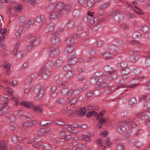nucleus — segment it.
I'll return each mask as SVG.
<instances>
[{
  "label": "nucleus",
  "instance_id": "nucleus-1",
  "mask_svg": "<svg viewBox=\"0 0 150 150\" xmlns=\"http://www.w3.org/2000/svg\"><path fill=\"white\" fill-rule=\"evenodd\" d=\"M34 91L37 95L35 97L36 100L39 99L42 96L43 93V88L40 85H38L35 87Z\"/></svg>",
  "mask_w": 150,
  "mask_h": 150
},
{
  "label": "nucleus",
  "instance_id": "nucleus-2",
  "mask_svg": "<svg viewBox=\"0 0 150 150\" xmlns=\"http://www.w3.org/2000/svg\"><path fill=\"white\" fill-rule=\"evenodd\" d=\"M105 111L103 110L101 111L99 114H98L97 112L94 111V116H95L97 119H100L99 122L100 125H103L106 123L108 121V119L107 118H101L105 114Z\"/></svg>",
  "mask_w": 150,
  "mask_h": 150
},
{
  "label": "nucleus",
  "instance_id": "nucleus-3",
  "mask_svg": "<svg viewBox=\"0 0 150 150\" xmlns=\"http://www.w3.org/2000/svg\"><path fill=\"white\" fill-rule=\"evenodd\" d=\"M57 8L60 9L59 14H62L63 13L65 12L66 10L69 9L70 6L68 5H65L62 2L58 3L56 7Z\"/></svg>",
  "mask_w": 150,
  "mask_h": 150
},
{
  "label": "nucleus",
  "instance_id": "nucleus-4",
  "mask_svg": "<svg viewBox=\"0 0 150 150\" xmlns=\"http://www.w3.org/2000/svg\"><path fill=\"white\" fill-rule=\"evenodd\" d=\"M139 52L137 51H130L129 52V61L131 62H134L138 59V58L136 57V55L139 54Z\"/></svg>",
  "mask_w": 150,
  "mask_h": 150
},
{
  "label": "nucleus",
  "instance_id": "nucleus-5",
  "mask_svg": "<svg viewBox=\"0 0 150 150\" xmlns=\"http://www.w3.org/2000/svg\"><path fill=\"white\" fill-rule=\"evenodd\" d=\"M117 127L116 130L118 132L121 133L125 130V127L123 126V123L122 122H118L117 124Z\"/></svg>",
  "mask_w": 150,
  "mask_h": 150
},
{
  "label": "nucleus",
  "instance_id": "nucleus-6",
  "mask_svg": "<svg viewBox=\"0 0 150 150\" xmlns=\"http://www.w3.org/2000/svg\"><path fill=\"white\" fill-rule=\"evenodd\" d=\"M28 38H30L29 40L31 42V46H34L35 47L36 46L37 44H39L38 41L35 40V37H33L32 35H30Z\"/></svg>",
  "mask_w": 150,
  "mask_h": 150
},
{
  "label": "nucleus",
  "instance_id": "nucleus-7",
  "mask_svg": "<svg viewBox=\"0 0 150 150\" xmlns=\"http://www.w3.org/2000/svg\"><path fill=\"white\" fill-rule=\"evenodd\" d=\"M19 103L20 104L23 105L27 108L31 109V108L33 106V103L28 102L26 101H21Z\"/></svg>",
  "mask_w": 150,
  "mask_h": 150
},
{
  "label": "nucleus",
  "instance_id": "nucleus-8",
  "mask_svg": "<svg viewBox=\"0 0 150 150\" xmlns=\"http://www.w3.org/2000/svg\"><path fill=\"white\" fill-rule=\"evenodd\" d=\"M144 112H142L139 115V117L141 118L142 119L146 120V122L147 123V122L150 123V118H149L147 116L145 115Z\"/></svg>",
  "mask_w": 150,
  "mask_h": 150
},
{
  "label": "nucleus",
  "instance_id": "nucleus-9",
  "mask_svg": "<svg viewBox=\"0 0 150 150\" xmlns=\"http://www.w3.org/2000/svg\"><path fill=\"white\" fill-rule=\"evenodd\" d=\"M125 124L129 125L132 127H136L137 125L135 123H134V121L132 119L130 118L128 119L125 121Z\"/></svg>",
  "mask_w": 150,
  "mask_h": 150
},
{
  "label": "nucleus",
  "instance_id": "nucleus-10",
  "mask_svg": "<svg viewBox=\"0 0 150 150\" xmlns=\"http://www.w3.org/2000/svg\"><path fill=\"white\" fill-rule=\"evenodd\" d=\"M7 142L4 141H0V150H6Z\"/></svg>",
  "mask_w": 150,
  "mask_h": 150
},
{
  "label": "nucleus",
  "instance_id": "nucleus-11",
  "mask_svg": "<svg viewBox=\"0 0 150 150\" xmlns=\"http://www.w3.org/2000/svg\"><path fill=\"white\" fill-rule=\"evenodd\" d=\"M139 84H132L129 86H127L126 84H121L119 86H117L116 88V89H118L119 88H123L124 87L125 88H128L129 87V88H132L134 87H135L138 85H139Z\"/></svg>",
  "mask_w": 150,
  "mask_h": 150
},
{
  "label": "nucleus",
  "instance_id": "nucleus-12",
  "mask_svg": "<svg viewBox=\"0 0 150 150\" xmlns=\"http://www.w3.org/2000/svg\"><path fill=\"white\" fill-rule=\"evenodd\" d=\"M47 72L45 70V69L43 68L40 70L38 73V74L39 76H42L43 78L46 79L47 77Z\"/></svg>",
  "mask_w": 150,
  "mask_h": 150
},
{
  "label": "nucleus",
  "instance_id": "nucleus-13",
  "mask_svg": "<svg viewBox=\"0 0 150 150\" xmlns=\"http://www.w3.org/2000/svg\"><path fill=\"white\" fill-rule=\"evenodd\" d=\"M36 123V121L35 120L30 121L28 122H24L23 124V125L24 127H28L33 125H35Z\"/></svg>",
  "mask_w": 150,
  "mask_h": 150
},
{
  "label": "nucleus",
  "instance_id": "nucleus-14",
  "mask_svg": "<svg viewBox=\"0 0 150 150\" xmlns=\"http://www.w3.org/2000/svg\"><path fill=\"white\" fill-rule=\"evenodd\" d=\"M77 61V59L74 56H72L70 57L68 60V63L69 64H75Z\"/></svg>",
  "mask_w": 150,
  "mask_h": 150
},
{
  "label": "nucleus",
  "instance_id": "nucleus-15",
  "mask_svg": "<svg viewBox=\"0 0 150 150\" xmlns=\"http://www.w3.org/2000/svg\"><path fill=\"white\" fill-rule=\"evenodd\" d=\"M31 109L33 110L36 111L38 112H42V110L40 107L39 106L36 105L34 106L33 103Z\"/></svg>",
  "mask_w": 150,
  "mask_h": 150
},
{
  "label": "nucleus",
  "instance_id": "nucleus-16",
  "mask_svg": "<svg viewBox=\"0 0 150 150\" xmlns=\"http://www.w3.org/2000/svg\"><path fill=\"white\" fill-rule=\"evenodd\" d=\"M21 30L19 29L17 30L16 33V36L15 38L17 39L18 40H22V38H21L20 36L21 35Z\"/></svg>",
  "mask_w": 150,
  "mask_h": 150
},
{
  "label": "nucleus",
  "instance_id": "nucleus-17",
  "mask_svg": "<svg viewBox=\"0 0 150 150\" xmlns=\"http://www.w3.org/2000/svg\"><path fill=\"white\" fill-rule=\"evenodd\" d=\"M81 111L79 114V115L80 116L84 115L87 111V109L84 107H82L81 108Z\"/></svg>",
  "mask_w": 150,
  "mask_h": 150
},
{
  "label": "nucleus",
  "instance_id": "nucleus-18",
  "mask_svg": "<svg viewBox=\"0 0 150 150\" xmlns=\"http://www.w3.org/2000/svg\"><path fill=\"white\" fill-rule=\"evenodd\" d=\"M20 45L19 42H17L16 44L15 45H14V49H13L12 50V52H13V54L15 55H16L17 51H18V48L19 46Z\"/></svg>",
  "mask_w": 150,
  "mask_h": 150
},
{
  "label": "nucleus",
  "instance_id": "nucleus-19",
  "mask_svg": "<svg viewBox=\"0 0 150 150\" xmlns=\"http://www.w3.org/2000/svg\"><path fill=\"white\" fill-rule=\"evenodd\" d=\"M81 140L85 142H88L90 140L89 136L86 135H83L81 136Z\"/></svg>",
  "mask_w": 150,
  "mask_h": 150
},
{
  "label": "nucleus",
  "instance_id": "nucleus-20",
  "mask_svg": "<svg viewBox=\"0 0 150 150\" xmlns=\"http://www.w3.org/2000/svg\"><path fill=\"white\" fill-rule=\"evenodd\" d=\"M126 66H125V64H122L121 65V68H123V72H124V71H125V73L123 72L124 73L126 74H127L128 73L129 71L130 70L127 67L126 68Z\"/></svg>",
  "mask_w": 150,
  "mask_h": 150
},
{
  "label": "nucleus",
  "instance_id": "nucleus-21",
  "mask_svg": "<svg viewBox=\"0 0 150 150\" xmlns=\"http://www.w3.org/2000/svg\"><path fill=\"white\" fill-rule=\"evenodd\" d=\"M103 44L102 41L100 40H98L96 42L94 45L95 46L98 48H99L101 47L103 45Z\"/></svg>",
  "mask_w": 150,
  "mask_h": 150
},
{
  "label": "nucleus",
  "instance_id": "nucleus-22",
  "mask_svg": "<svg viewBox=\"0 0 150 150\" xmlns=\"http://www.w3.org/2000/svg\"><path fill=\"white\" fill-rule=\"evenodd\" d=\"M74 47L71 46H68L66 47L65 49L64 52L66 53H68L71 52L74 49Z\"/></svg>",
  "mask_w": 150,
  "mask_h": 150
},
{
  "label": "nucleus",
  "instance_id": "nucleus-23",
  "mask_svg": "<svg viewBox=\"0 0 150 150\" xmlns=\"http://www.w3.org/2000/svg\"><path fill=\"white\" fill-rule=\"evenodd\" d=\"M52 123V121L49 122H47L46 120H44L41 121L40 123V125L41 126H44L47 125H50Z\"/></svg>",
  "mask_w": 150,
  "mask_h": 150
},
{
  "label": "nucleus",
  "instance_id": "nucleus-24",
  "mask_svg": "<svg viewBox=\"0 0 150 150\" xmlns=\"http://www.w3.org/2000/svg\"><path fill=\"white\" fill-rule=\"evenodd\" d=\"M136 103V100L134 98H130L129 101V105L132 106L134 105Z\"/></svg>",
  "mask_w": 150,
  "mask_h": 150
},
{
  "label": "nucleus",
  "instance_id": "nucleus-25",
  "mask_svg": "<svg viewBox=\"0 0 150 150\" xmlns=\"http://www.w3.org/2000/svg\"><path fill=\"white\" fill-rule=\"evenodd\" d=\"M3 66L7 70L10 69L11 67L10 64H8L7 62H4L3 64Z\"/></svg>",
  "mask_w": 150,
  "mask_h": 150
},
{
  "label": "nucleus",
  "instance_id": "nucleus-26",
  "mask_svg": "<svg viewBox=\"0 0 150 150\" xmlns=\"http://www.w3.org/2000/svg\"><path fill=\"white\" fill-rule=\"evenodd\" d=\"M103 55L104 56L106 60H108V59H110L112 57L110 54L108 53H104Z\"/></svg>",
  "mask_w": 150,
  "mask_h": 150
},
{
  "label": "nucleus",
  "instance_id": "nucleus-27",
  "mask_svg": "<svg viewBox=\"0 0 150 150\" xmlns=\"http://www.w3.org/2000/svg\"><path fill=\"white\" fill-rule=\"evenodd\" d=\"M16 11H17L21 12L22 11V5L21 4H18L17 6L16 7Z\"/></svg>",
  "mask_w": 150,
  "mask_h": 150
},
{
  "label": "nucleus",
  "instance_id": "nucleus-28",
  "mask_svg": "<svg viewBox=\"0 0 150 150\" xmlns=\"http://www.w3.org/2000/svg\"><path fill=\"white\" fill-rule=\"evenodd\" d=\"M110 4L109 2H106L100 6V9H102L103 8H105L107 7Z\"/></svg>",
  "mask_w": 150,
  "mask_h": 150
},
{
  "label": "nucleus",
  "instance_id": "nucleus-29",
  "mask_svg": "<svg viewBox=\"0 0 150 150\" xmlns=\"http://www.w3.org/2000/svg\"><path fill=\"white\" fill-rule=\"evenodd\" d=\"M24 52L23 51H20L18 52L17 54V58L18 59L21 58L23 56Z\"/></svg>",
  "mask_w": 150,
  "mask_h": 150
},
{
  "label": "nucleus",
  "instance_id": "nucleus-30",
  "mask_svg": "<svg viewBox=\"0 0 150 150\" xmlns=\"http://www.w3.org/2000/svg\"><path fill=\"white\" fill-rule=\"evenodd\" d=\"M50 52L51 54H54L55 52L57 50L55 49V47H51L50 48Z\"/></svg>",
  "mask_w": 150,
  "mask_h": 150
},
{
  "label": "nucleus",
  "instance_id": "nucleus-31",
  "mask_svg": "<svg viewBox=\"0 0 150 150\" xmlns=\"http://www.w3.org/2000/svg\"><path fill=\"white\" fill-rule=\"evenodd\" d=\"M88 7L91 8V7L94 5V2L93 0H89L88 2Z\"/></svg>",
  "mask_w": 150,
  "mask_h": 150
},
{
  "label": "nucleus",
  "instance_id": "nucleus-32",
  "mask_svg": "<svg viewBox=\"0 0 150 150\" xmlns=\"http://www.w3.org/2000/svg\"><path fill=\"white\" fill-rule=\"evenodd\" d=\"M54 122L57 125H62L64 124V122L62 121L56 120H55Z\"/></svg>",
  "mask_w": 150,
  "mask_h": 150
},
{
  "label": "nucleus",
  "instance_id": "nucleus-33",
  "mask_svg": "<svg viewBox=\"0 0 150 150\" xmlns=\"http://www.w3.org/2000/svg\"><path fill=\"white\" fill-rule=\"evenodd\" d=\"M6 32V30L5 28H3L1 30L0 33L3 37H4L5 35V33Z\"/></svg>",
  "mask_w": 150,
  "mask_h": 150
},
{
  "label": "nucleus",
  "instance_id": "nucleus-34",
  "mask_svg": "<svg viewBox=\"0 0 150 150\" xmlns=\"http://www.w3.org/2000/svg\"><path fill=\"white\" fill-rule=\"evenodd\" d=\"M113 143V142L110 138H108L107 139L106 141V144L108 146H109Z\"/></svg>",
  "mask_w": 150,
  "mask_h": 150
},
{
  "label": "nucleus",
  "instance_id": "nucleus-35",
  "mask_svg": "<svg viewBox=\"0 0 150 150\" xmlns=\"http://www.w3.org/2000/svg\"><path fill=\"white\" fill-rule=\"evenodd\" d=\"M44 133H45L44 132V129H42L39 130L38 131L37 134L39 135H43Z\"/></svg>",
  "mask_w": 150,
  "mask_h": 150
},
{
  "label": "nucleus",
  "instance_id": "nucleus-36",
  "mask_svg": "<svg viewBox=\"0 0 150 150\" xmlns=\"http://www.w3.org/2000/svg\"><path fill=\"white\" fill-rule=\"evenodd\" d=\"M81 89V88H78L76 89L74 92V94L75 95H78L80 93Z\"/></svg>",
  "mask_w": 150,
  "mask_h": 150
},
{
  "label": "nucleus",
  "instance_id": "nucleus-37",
  "mask_svg": "<svg viewBox=\"0 0 150 150\" xmlns=\"http://www.w3.org/2000/svg\"><path fill=\"white\" fill-rule=\"evenodd\" d=\"M100 135L103 137H105L108 135V132L106 131H103L100 133Z\"/></svg>",
  "mask_w": 150,
  "mask_h": 150
},
{
  "label": "nucleus",
  "instance_id": "nucleus-38",
  "mask_svg": "<svg viewBox=\"0 0 150 150\" xmlns=\"http://www.w3.org/2000/svg\"><path fill=\"white\" fill-rule=\"evenodd\" d=\"M97 142L99 146H103V141L101 139H98L97 140Z\"/></svg>",
  "mask_w": 150,
  "mask_h": 150
},
{
  "label": "nucleus",
  "instance_id": "nucleus-39",
  "mask_svg": "<svg viewBox=\"0 0 150 150\" xmlns=\"http://www.w3.org/2000/svg\"><path fill=\"white\" fill-rule=\"evenodd\" d=\"M64 103V100L62 98H60L57 101V103L58 104H63Z\"/></svg>",
  "mask_w": 150,
  "mask_h": 150
},
{
  "label": "nucleus",
  "instance_id": "nucleus-40",
  "mask_svg": "<svg viewBox=\"0 0 150 150\" xmlns=\"http://www.w3.org/2000/svg\"><path fill=\"white\" fill-rule=\"evenodd\" d=\"M142 143L139 141H137L135 144V146L137 148H139L140 146H141L142 145Z\"/></svg>",
  "mask_w": 150,
  "mask_h": 150
},
{
  "label": "nucleus",
  "instance_id": "nucleus-41",
  "mask_svg": "<svg viewBox=\"0 0 150 150\" xmlns=\"http://www.w3.org/2000/svg\"><path fill=\"white\" fill-rule=\"evenodd\" d=\"M73 73L71 71H68L66 74H65L67 77H70L72 75Z\"/></svg>",
  "mask_w": 150,
  "mask_h": 150
},
{
  "label": "nucleus",
  "instance_id": "nucleus-42",
  "mask_svg": "<svg viewBox=\"0 0 150 150\" xmlns=\"http://www.w3.org/2000/svg\"><path fill=\"white\" fill-rule=\"evenodd\" d=\"M43 20V16H41L37 18L36 20L37 22L38 23H41Z\"/></svg>",
  "mask_w": 150,
  "mask_h": 150
},
{
  "label": "nucleus",
  "instance_id": "nucleus-43",
  "mask_svg": "<svg viewBox=\"0 0 150 150\" xmlns=\"http://www.w3.org/2000/svg\"><path fill=\"white\" fill-rule=\"evenodd\" d=\"M6 88L7 89V92L9 94L11 95H13V92L12 91L11 89L9 87H7Z\"/></svg>",
  "mask_w": 150,
  "mask_h": 150
},
{
  "label": "nucleus",
  "instance_id": "nucleus-44",
  "mask_svg": "<svg viewBox=\"0 0 150 150\" xmlns=\"http://www.w3.org/2000/svg\"><path fill=\"white\" fill-rule=\"evenodd\" d=\"M57 16V14L55 13H52L50 15V18L51 19H54Z\"/></svg>",
  "mask_w": 150,
  "mask_h": 150
},
{
  "label": "nucleus",
  "instance_id": "nucleus-45",
  "mask_svg": "<svg viewBox=\"0 0 150 150\" xmlns=\"http://www.w3.org/2000/svg\"><path fill=\"white\" fill-rule=\"evenodd\" d=\"M68 91V89L67 88L64 89L61 91V93L63 95L66 94Z\"/></svg>",
  "mask_w": 150,
  "mask_h": 150
},
{
  "label": "nucleus",
  "instance_id": "nucleus-46",
  "mask_svg": "<svg viewBox=\"0 0 150 150\" xmlns=\"http://www.w3.org/2000/svg\"><path fill=\"white\" fill-rule=\"evenodd\" d=\"M125 147L122 144H120L117 147V150H124Z\"/></svg>",
  "mask_w": 150,
  "mask_h": 150
},
{
  "label": "nucleus",
  "instance_id": "nucleus-47",
  "mask_svg": "<svg viewBox=\"0 0 150 150\" xmlns=\"http://www.w3.org/2000/svg\"><path fill=\"white\" fill-rule=\"evenodd\" d=\"M135 7L137 9V10H135V11L139 14V15H141L142 14V10L138 8L136 6H135Z\"/></svg>",
  "mask_w": 150,
  "mask_h": 150
},
{
  "label": "nucleus",
  "instance_id": "nucleus-48",
  "mask_svg": "<svg viewBox=\"0 0 150 150\" xmlns=\"http://www.w3.org/2000/svg\"><path fill=\"white\" fill-rule=\"evenodd\" d=\"M27 2L28 3H30L32 5L35 6V5L36 4L35 1L34 0H27Z\"/></svg>",
  "mask_w": 150,
  "mask_h": 150
},
{
  "label": "nucleus",
  "instance_id": "nucleus-49",
  "mask_svg": "<svg viewBox=\"0 0 150 150\" xmlns=\"http://www.w3.org/2000/svg\"><path fill=\"white\" fill-rule=\"evenodd\" d=\"M8 119L9 120L12 122H14L15 121V118L14 116L13 115H11Z\"/></svg>",
  "mask_w": 150,
  "mask_h": 150
},
{
  "label": "nucleus",
  "instance_id": "nucleus-50",
  "mask_svg": "<svg viewBox=\"0 0 150 150\" xmlns=\"http://www.w3.org/2000/svg\"><path fill=\"white\" fill-rule=\"evenodd\" d=\"M94 114V111H90L88 112V113L87 115V116L88 118H89L91 116L93 115V114Z\"/></svg>",
  "mask_w": 150,
  "mask_h": 150
},
{
  "label": "nucleus",
  "instance_id": "nucleus-51",
  "mask_svg": "<svg viewBox=\"0 0 150 150\" xmlns=\"http://www.w3.org/2000/svg\"><path fill=\"white\" fill-rule=\"evenodd\" d=\"M64 128L69 131H71V128L70 127V125H65L64 126Z\"/></svg>",
  "mask_w": 150,
  "mask_h": 150
},
{
  "label": "nucleus",
  "instance_id": "nucleus-52",
  "mask_svg": "<svg viewBox=\"0 0 150 150\" xmlns=\"http://www.w3.org/2000/svg\"><path fill=\"white\" fill-rule=\"evenodd\" d=\"M107 87H110L108 85L107 83H105L103 84L101 86V89H104L107 88Z\"/></svg>",
  "mask_w": 150,
  "mask_h": 150
},
{
  "label": "nucleus",
  "instance_id": "nucleus-53",
  "mask_svg": "<svg viewBox=\"0 0 150 150\" xmlns=\"http://www.w3.org/2000/svg\"><path fill=\"white\" fill-rule=\"evenodd\" d=\"M130 44L131 45H138L139 44V43L137 41H136L134 40H133L132 41H130Z\"/></svg>",
  "mask_w": 150,
  "mask_h": 150
},
{
  "label": "nucleus",
  "instance_id": "nucleus-54",
  "mask_svg": "<svg viewBox=\"0 0 150 150\" xmlns=\"http://www.w3.org/2000/svg\"><path fill=\"white\" fill-rule=\"evenodd\" d=\"M56 89V86H53L51 88V90H50L51 93H52V92H53L55 91Z\"/></svg>",
  "mask_w": 150,
  "mask_h": 150
},
{
  "label": "nucleus",
  "instance_id": "nucleus-55",
  "mask_svg": "<svg viewBox=\"0 0 150 150\" xmlns=\"http://www.w3.org/2000/svg\"><path fill=\"white\" fill-rule=\"evenodd\" d=\"M146 96L144 95L142 96L140 98V101L141 102L143 101L146 99Z\"/></svg>",
  "mask_w": 150,
  "mask_h": 150
},
{
  "label": "nucleus",
  "instance_id": "nucleus-56",
  "mask_svg": "<svg viewBox=\"0 0 150 150\" xmlns=\"http://www.w3.org/2000/svg\"><path fill=\"white\" fill-rule=\"evenodd\" d=\"M121 27L126 30L128 28V26L127 24H123L121 25Z\"/></svg>",
  "mask_w": 150,
  "mask_h": 150
},
{
  "label": "nucleus",
  "instance_id": "nucleus-57",
  "mask_svg": "<svg viewBox=\"0 0 150 150\" xmlns=\"http://www.w3.org/2000/svg\"><path fill=\"white\" fill-rule=\"evenodd\" d=\"M124 64L125 66H127V64L126 62H122L117 63V66L119 67H121V65Z\"/></svg>",
  "mask_w": 150,
  "mask_h": 150
},
{
  "label": "nucleus",
  "instance_id": "nucleus-58",
  "mask_svg": "<svg viewBox=\"0 0 150 150\" xmlns=\"http://www.w3.org/2000/svg\"><path fill=\"white\" fill-rule=\"evenodd\" d=\"M60 134L61 135L63 136L64 135L66 134V132L63 129H62L60 130Z\"/></svg>",
  "mask_w": 150,
  "mask_h": 150
},
{
  "label": "nucleus",
  "instance_id": "nucleus-59",
  "mask_svg": "<svg viewBox=\"0 0 150 150\" xmlns=\"http://www.w3.org/2000/svg\"><path fill=\"white\" fill-rule=\"evenodd\" d=\"M70 125V127H71V129L73 128L76 127L77 126V124L75 123H73L72 124Z\"/></svg>",
  "mask_w": 150,
  "mask_h": 150
},
{
  "label": "nucleus",
  "instance_id": "nucleus-60",
  "mask_svg": "<svg viewBox=\"0 0 150 150\" xmlns=\"http://www.w3.org/2000/svg\"><path fill=\"white\" fill-rule=\"evenodd\" d=\"M145 64L146 66H150V59H147L145 61Z\"/></svg>",
  "mask_w": 150,
  "mask_h": 150
},
{
  "label": "nucleus",
  "instance_id": "nucleus-61",
  "mask_svg": "<svg viewBox=\"0 0 150 150\" xmlns=\"http://www.w3.org/2000/svg\"><path fill=\"white\" fill-rule=\"evenodd\" d=\"M50 95L52 96L53 97H55L57 94V93L56 91L53 92L52 93L50 94Z\"/></svg>",
  "mask_w": 150,
  "mask_h": 150
},
{
  "label": "nucleus",
  "instance_id": "nucleus-62",
  "mask_svg": "<svg viewBox=\"0 0 150 150\" xmlns=\"http://www.w3.org/2000/svg\"><path fill=\"white\" fill-rule=\"evenodd\" d=\"M135 142V140L134 139H133L130 141L129 143L131 146H133L134 145V143Z\"/></svg>",
  "mask_w": 150,
  "mask_h": 150
},
{
  "label": "nucleus",
  "instance_id": "nucleus-63",
  "mask_svg": "<svg viewBox=\"0 0 150 150\" xmlns=\"http://www.w3.org/2000/svg\"><path fill=\"white\" fill-rule=\"evenodd\" d=\"M71 133L73 134H75V135H77L78 134L77 131L76 130H73L70 131Z\"/></svg>",
  "mask_w": 150,
  "mask_h": 150
},
{
  "label": "nucleus",
  "instance_id": "nucleus-64",
  "mask_svg": "<svg viewBox=\"0 0 150 150\" xmlns=\"http://www.w3.org/2000/svg\"><path fill=\"white\" fill-rule=\"evenodd\" d=\"M88 110H93L94 109V106L93 105H89L88 106Z\"/></svg>",
  "mask_w": 150,
  "mask_h": 150
}]
</instances>
